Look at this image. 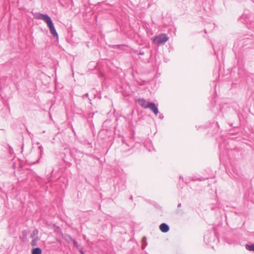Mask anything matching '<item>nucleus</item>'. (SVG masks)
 Listing matches in <instances>:
<instances>
[{
	"label": "nucleus",
	"mask_w": 254,
	"mask_h": 254,
	"mask_svg": "<svg viewBox=\"0 0 254 254\" xmlns=\"http://www.w3.org/2000/svg\"><path fill=\"white\" fill-rule=\"evenodd\" d=\"M219 111L220 112H222V109L223 107L221 106V105H219Z\"/></svg>",
	"instance_id": "nucleus-24"
},
{
	"label": "nucleus",
	"mask_w": 254,
	"mask_h": 254,
	"mask_svg": "<svg viewBox=\"0 0 254 254\" xmlns=\"http://www.w3.org/2000/svg\"><path fill=\"white\" fill-rule=\"evenodd\" d=\"M245 16L246 17V18L247 19V20H245V23H247L248 21V20H249V17L247 15H245V14H243L242 15V16L240 18V20L242 21L243 20V19L245 18Z\"/></svg>",
	"instance_id": "nucleus-16"
},
{
	"label": "nucleus",
	"mask_w": 254,
	"mask_h": 254,
	"mask_svg": "<svg viewBox=\"0 0 254 254\" xmlns=\"http://www.w3.org/2000/svg\"><path fill=\"white\" fill-rule=\"evenodd\" d=\"M144 240V241H145V246H142V249H144V247H145L147 245V243H146V237H144V238L142 239V241H143Z\"/></svg>",
	"instance_id": "nucleus-19"
},
{
	"label": "nucleus",
	"mask_w": 254,
	"mask_h": 254,
	"mask_svg": "<svg viewBox=\"0 0 254 254\" xmlns=\"http://www.w3.org/2000/svg\"><path fill=\"white\" fill-rule=\"evenodd\" d=\"M252 1L253 2H254V0H252Z\"/></svg>",
	"instance_id": "nucleus-29"
},
{
	"label": "nucleus",
	"mask_w": 254,
	"mask_h": 254,
	"mask_svg": "<svg viewBox=\"0 0 254 254\" xmlns=\"http://www.w3.org/2000/svg\"><path fill=\"white\" fill-rule=\"evenodd\" d=\"M204 32H205V33H207V32H206V30H204Z\"/></svg>",
	"instance_id": "nucleus-28"
},
{
	"label": "nucleus",
	"mask_w": 254,
	"mask_h": 254,
	"mask_svg": "<svg viewBox=\"0 0 254 254\" xmlns=\"http://www.w3.org/2000/svg\"><path fill=\"white\" fill-rule=\"evenodd\" d=\"M159 229L162 232L167 233L169 231L170 227L167 224L163 223L160 225Z\"/></svg>",
	"instance_id": "nucleus-7"
},
{
	"label": "nucleus",
	"mask_w": 254,
	"mask_h": 254,
	"mask_svg": "<svg viewBox=\"0 0 254 254\" xmlns=\"http://www.w3.org/2000/svg\"><path fill=\"white\" fill-rule=\"evenodd\" d=\"M217 239V237L215 233L209 231L205 232L204 236V241L206 244L211 246L215 243Z\"/></svg>",
	"instance_id": "nucleus-3"
},
{
	"label": "nucleus",
	"mask_w": 254,
	"mask_h": 254,
	"mask_svg": "<svg viewBox=\"0 0 254 254\" xmlns=\"http://www.w3.org/2000/svg\"><path fill=\"white\" fill-rule=\"evenodd\" d=\"M42 249L39 247L33 248L31 250V254H42Z\"/></svg>",
	"instance_id": "nucleus-10"
},
{
	"label": "nucleus",
	"mask_w": 254,
	"mask_h": 254,
	"mask_svg": "<svg viewBox=\"0 0 254 254\" xmlns=\"http://www.w3.org/2000/svg\"><path fill=\"white\" fill-rule=\"evenodd\" d=\"M38 149L40 150V153L41 155L43 153V147L42 145H40L38 147Z\"/></svg>",
	"instance_id": "nucleus-17"
},
{
	"label": "nucleus",
	"mask_w": 254,
	"mask_h": 254,
	"mask_svg": "<svg viewBox=\"0 0 254 254\" xmlns=\"http://www.w3.org/2000/svg\"><path fill=\"white\" fill-rule=\"evenodd\" d=\"M136 53L138 55H144L145 54V52L143 51V50H140L138 52H136Z\"/></svg>",
	"instance_id": "nucleus-18"
},
{
	"label": "nucleus",
	"mask_w": 254,
	"mask_h": 254,
	"mask_svg": "<svg viewBox=\"0 0 254 254\" xmlns=\"http://www.w3.org/2000/svg\"><path fill=\"white\" fill-rule=\"evenodd\" d=\"M35 18L37 19L43 20L47 24L52 36L58 39V34L56 31L54 23L51 18L48 14L37 12L35 14Z\"/></svg>",
	"instance_id": "nucleus-1"
},
{
	"label": "nucleus",
	"mask_w": 254,
	"mask_h": 254,
	"mask_svg": "<svg viewBox=\"0 0 254 254\" xmlns=\"http://www.w3.org/2000/svg\"><path fill=\"white\" fill-rule=\"evenodd\" d=\"M240 43L242 44V46H244L245 45H247L249 44H251L253 42L252 39H251L248 37H244L243 38L239 40Z\"/></svg>",
	"instance_id": "nucleus-6"
},
{
	"label": "nucleus",
	"mask_w": 254,
	"mask_h": 254,
	"mask_svg": "<svg viewBox=\"0 0 254 254\" xmlns=\"http://www.w3.org/2000/svg\"><path fill=\"white\" fill-rule=\"evenodd\" d=\"M137 103L142 108L144 109L147 108V107H146L147 106L146 101L144 99L141 98L138 99Z\"/></svg>",
	"instance_id": "nucleus-9"
},
{
	"label": "nucleus",
	"mask_w": 254,
	"mask_h": 254,
	"mask_svg": "<svg viewBox=\"0 0 254 254\" xmlns=\"http://www.w3.org/2000/svg\"><path fill=\"white\" fill-rule=\"evenodd\" d=\"M38 230L37 229H35L33 230L32 234L30 236V237L32 238H34L36 236H37L38 234Z\"/></svg>",
	"instance_id": "nucleus-14"
},
{
	"label": "nucleus",
	"mask_w": 254,
	"mask_h": 254,
	"mask_svg": "<svg viewBox=\"0 0 254 254\" xmlns=\"http://www.w3.org/2000/svg\"><path fill=\"white\" fill-rule=\"evenodd\" d=\"M123 142L124 143H126L127 146H129V145H128V144L126 143L125 142V140H124V139H123Z\"/></svg>",
	"instance_id": "nucleus-26"
},
{
	"label": "nucleus",
	"mask_w": 254,
	"mask_h": 254,
	"mask_svg": "<svg viewBox=\"0 0 254 254\" xmlns=\"http://www.w3.org/2000/svg\"><path fill=\"white\" fill-rule=\"evenodd\" d=\"M39 239L38 237L33 238L31 242V245L32 247H35L38 245L37 244V241H38Z\"/></svg>",
	"instance_id": "nucleus-12"
},
{
	"label": "nucleus",
	"mask_w": 254,
	"mask_h": 254,
	"mask_svg": "<svg viewBox=\"0 0 254 254\" xmlns=\"http://www.w3.org/2000/svg\"><path fill=\"white\" fill-rule=\"evenodd\" d=\"M232 175L233 178L241 183L244 187L247 184L248 180L245 177L240 169H234Z\"/></svg>",
	"instance_id": "nucleus-2"
},
{
	"label": "nucleus",
	"mask_w": 254,
	"mask_h": 254,
	"mask_svg": "<svg viewBox=\"0 0 254 254\" xmlns=\"http://www.w3.org/2000/svg\"><path fill=\"white\" fill-rule=\"evenodd\" d=\"M146 107L150 109L155 115H157L159 113L157 106L154 102H148Z\"/></svg>",
	"instance_id": "nucleus-5"
},
{
	"label": "nucleus",
	"mask_w": 254,
	"mask_h": 254,
	"mask_svg": "<svg viewBox=\"0 0 254 254\" xmlns=\"http://www.w3.org/2000/svg\"><path fill=\"white\" fill-rule=\"evenodd\" d=\"M246 248L248 251L254 252V244H246Z\"/></svg>",
	"instance_id": "nucleus-11"
},
{
	"label": "nucleus",
	"mask_w": 254,
	"mask_h": 254,
	"mask_svg": "<svg viewBox=\"0 0 254 254\" xmlns=\"http://www.w3.org/2000/svg\"><path fill=\"white\" fill-rule=\"evenodd\" d=\"M72 243L74 245V246L79 250L82 248V246L79 245L75 240L73 241Z\"/></svg>",
	"instance_id": "nucleus-13"
},
{
	"label": "nucleus",
	"mask_w": 254,
	"mask_h": 254,
	"mask_svg": "<svg viewBox=\"0 0 254 254\" xmlns=\"http://www.w3.org/2000/svg\"><path fill=\"white\" fill-rule=\"evenodd\" d=\"M206 179H207V178H196V177H193L192 178V180L193 181H204Z\"/></svg>",
	"instance_id": "nucleus-15"
},
{
	"label": "nucleus",
	"mask_w": 254,
	"mask_h": 254,
	"mask_svg": "<svg viewBox=\"0 0 254 254\" xmlns=\"http://www.w3.org/2000/svg\"><path fill=\"white\" fill-rule=\"evenodd\" d=\"M63 238L68 244L71 242H73L74 240L70 235L67 234H65L64 235H62Z\"/></svg>",
	"instance_id": "nucleus-8"
},
{
	"label": "nucleus",
	"mask_w": 254,
	"mask_h": 254,
	"mask_svg": "<svg viewBox=\"0 0 254 254\" xmlns=\"http://www.w3.org/2000/svg\"><path fill=\"white\" fill-rule=\"evenodd\" d=\"M129 199H130V200H132V199H133V197H132V195H131V196H130Z\"/></svg>",
	"instance_id": "nucleus-27"
},
{
	"label": "nucleus",
	"mask_w": 254,
	"mask_h": 254,
	"mask_svg": "<svg viewBox=\"0 0 254 254\" xmlns=\"http://www.w3.org/2000/svg\"><path fill=\"white\" fill-rule=\"evenodd\" d=\"M88 97H89V95H88V93H86V94H84V95L82 96V98H84L85 97H87V98H88Z\"/></svg>",
	"instance_id": "nucleus-22"
},
{
	"label": "nucleus",
	"mask_w": 254,
	"mask_h": 254,
	"mask_svg": "<svg viewBox=\"0 0 254 254\" xmlns=\"http://www.w3.org/2000/svg\"><path fill=\"white\" fill-rule=\"evenodd\" d=\"M181 206V203H178V206H177L178 208H180Z\"/></svg>",
	"instance_id": "nucleus-25"
},
{
	"label": "nucleus",
	"mask_w": 254,
	"mask_h": 254,
	"mask_svg": "<svg viewBox=\"0 0 254 254\" xmlns=\"http://www.w3.org/2000/svg\"><path fill=\"white\" fill-rule=\"evenodd\" d=\"M79 251L81 254H84V252L83 251V248L82 249H80Z\"/></svg>",
	"instance_id": "nucleus-23"
},
{
	"label": "nucleus",
	"mask_w": 254,
	"mask_h": 254,
	"mask_svg": "<svg viewBox=\"0 0 254 254\" xmlns=\"http://www.w3.org/2000/svg\"><path fill=\"white\" fill-rule=\"evenodd\" d=\"M169 39L168 37L165 34H161L155 37L154 42L158 45L163 44Z\"/></svg>",
	"instance_id": "nucleus-4"
},
{
	"label": "nucleus",
	"mask_w": 254,
	"mask_h": 254,
	"mask_svg": "<svg viewBox=\"0 0 254 254\" xmlns=\"http://www.w3.org/2000/svg\"><path fill=\"white\" fill-rule=\"evenodd\" d=\"M159 118L161 120H163L164 118V116L163 114H160L159 115Z\"/></svg>",
	"instance_id": "nucleus-21"
},
{
	"label": "nucleus",
	"mask_w": 254,
	"mask_h": 254,
	"mask_svg": "<svg viewBox=\"0 0 254 254\" xmlns=\"http://www.w3.org/2000/svg\"><path fill=\"white\" fill-rule=\"evenodd\" d=\"M123 45H114L113 46V48H120V47L121 46H122Z\"/></svg>",
	"instance_id": "nucleus-20"
}]
</instances>
